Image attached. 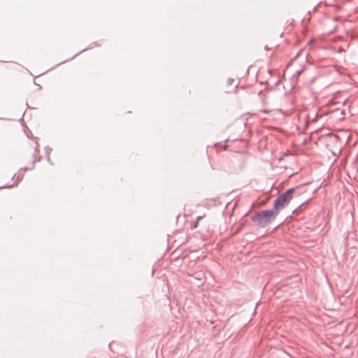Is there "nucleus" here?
Returning a JSON list of instances; mask_svg holds the SVG:
<instances>
[{
    "mask_svg": "<svg viewBox=\"0 0 358 358\" xmlns=\"http://www.w3.org/2000/svg\"><path fill=\"white\" fill-rule=\"evenodd\" d=\"M278 214L279 212H277L273 208L272 209L265 210L256 213L252 217L251 220L259 227L264 228L271 224Z\"/></svg>",
    "mask_w": 358,
    "mask_h": 358,
    "instance_id": "nucleus-1",
    "label": "nucleus"
},
{
    "mask_svg": "<svg viewBox=\"0 0 358 358\" xmlns=\"http://www.w3.org/2000/svg\"><path fill=\"white\" fill-rule=\"evenodd\" d=\"M295 188H290L279 195L274 201L273 209L277 212L286 207L293 197Z\"/></svg>",
    "mask_w": 358,
    "mask_h": 358,
    "instance_id": "nucleus-2",
    "label": "nucleus"
},
{
    "mask_svg": "<svg viewBox=\"0 0 358 358\" xmlns=\"http://www.w3.org/2000/svg\"><path fill=\"white\" fill-rule=\"evenodd\" d=\"M27 171V168L20 169L19 171L18 174L17 175L16 180L18 182L20 181L22 178L23 177V174L21 173V171Z\"/></svg>",
    "mask_w": 358,
    "mask_h": 358,
    "instance_id": "nucleus-3",
    "label": "nucleus"
},
{
    "mask_svg": "<svg viewBox=\"0 0 358 358\" xmlns=\"http://www.w3.org/2000/svg\"><path fill=\"white\" fill-rule=\"evenodd\" d=\"M204 217V215H200L196 217V222H199L201 219Z\"/></svg>",
    "mask_w": 358,
    "mask_h": 358,
    "instance_id": "nucleus-4",
    "label": "nucleus"
},
{
    "mask_svg": "<svg viewBox=\"0 0 358 358\" xmlns=\"http://www.w3.org/2000/svg\"><path fill=\"white\" fill-rule=\"evenodd\" d=\"M303 71V69H301V70H300V71H297L296 72V76H299L301 73V72H302Z\"/></svg>",
    "mask_w": 358,
    "mask_h": 358,
    "instance_id": "nucleus-5",
    "label": "nucleus"
},
{
    "mask_svg": "<svg viewBox=\"0 0 358 358\" xmlns=\"http://www.w3.org/2000/svg\"><path fill=\"white\" fill-rule=\"evenodd\" d=\"M233 82H234V80H233V79L229 78V79L228 80V84H229V85H231V84L233 83Z\"/></svg>",
    "mask_w": 358,
    "mask_h": 358,
    "instance_id": "nucleus-6",
    "label": "nucleus"
},
{
    "mask_svg": "<svg viewBox=\"0 0 358 358\" xmlns=\"http://www.w3.org/2000/svg\"><path fill=\"white\" fill-rule=\"evenodd\" d=\"M198 224H199V222H197L196 221V222H195V223H194V226H193V228H194V229H196V228L198 227Z\"/></svg>",
    "mask_w": 358,
    "mask_h": 358,
    "instance_id": "nucleus-7",
    "label": "nucleus"
},
{
    "mask_svg": "<svg viewBox=\"0 0 358 358\" xmlns=\"http://www.w3.org/2000/svg\"><path fill=\"white\" fill-rule=\"evenodd\" d=\"M92 47V45H90L89 48H87L83 49V50H81L80 52H82L85 51V50H87V49L91 48Z\"/></svg>",
    "mask_w": 358,
    "mask_h": 358,
    "instance_id": "nucleus-8",
    "label": "nucleus"
},
{
    "mask_svg": "<svg viewBox=\"0 0 358 358\" xmlns=\"http://www.w3.org/2000/svg\"><path fill=\"white\" fill-rule=\"evenodd\" d=\"M3 186H1V187H0V189H1V188H3Z\"/></svg>",
    "mask_w": 358,
    "mask_h": 358,
    "instance_id": "nucleus-9",
    "label": "nucleus"
}]
</instances>
